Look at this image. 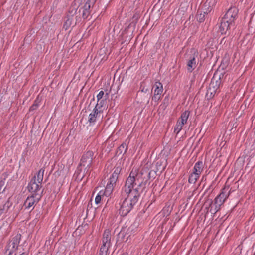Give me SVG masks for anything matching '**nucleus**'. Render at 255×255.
Here are the masks:
<instances>
[{"label":"nucleus","mask_w":255,"mask_h":255,"mask_svg":"<svg viewBox=\"0 0 255 255\" xmlns=\"http://www.w3.org/2000/svg\"><path fill=\"white\" fill-rule=\"evenodd\" d=\"M151 171L143 168L139 172L132 170L120 191L116 205L121 216H127L138 202L151 178Z\"/></svg>","instance_id":"1"},{"label":"nucleus","mask_w":255,"mask_h":255,"mask_svg":"<svg viewBox=\"0 0 255 255\" xmlns=\"http://www.w3.org/2000/svg\"><path fill=\"white\" fill-rule=\"evenodd\" d=\"M238 12V9L235 7H231L228 9L221 20L219 30L221 34H226L228 30L230 29V26L234 22Z\"/></svg>","instance_id":"2"},{"label":"nucleus","mask_w":255,"mask_h":255,"mask_svg":"<svg viewBox=\"0 0 255 255\" xmlns=\"http://www.w3.org/2000/svg\"><path fill=\"white\" fill-rule=\"evenodd\" d=\"M218 67L216 73L214 75L209 84V88L213 89L216 91L219 89L221 84V79L223 77L225 72L224 69L226 68L227 65H218Z\"/></svg>","instance_id":"3"},{"label":"nucleus","mask_w":255,"mask_h":255,"mask_svg":"<svg viewBox=\"0 0 255 255\" xmlns=\"http://www.w3.org/2000/svg\"><path fill=\"white\" fill-rule=\"evenodd\" d=\"M230 194V192L228 191V188H224L222 189L220 194L215 198V208L211 207L210 210V212L215 214L219 211L221 206L224 204L226 200L228 198Z\"/></svg>","instance_id":"4"},{"label":"nucleus","mask_w":255,"mask_h":255,"mask_svg":"<svg viewBox=\"0 0 255 255\" xmlns=\"http://www.w3.org/2000/svg\"><path fill=\"white\" fill-rule=\"evenodd\" d=\"M94 158V153L93 151L89 150L84 152L81 158L79 167H85L84 172L90 173V168Z\"/></svg>","instance_id":"5"},{"label":"nucleus","mask_w":255,"mask_h":255,"mask_svg":"<svg viewBox=\"0 0 255 255\" xmlns=\"http://www.w3.org/2000/svg\"><path fill=\"white\" fill-rule=\"evenodd\" d=\"M21 238V234H17L9 240L5 248V253L7 254V255H12L13 253L18 250Z\"/></svg>","instance_id":"6"},{"label":"nucleus","mask_w":255,"mask_h":255,"mask_svg":"<svg viewBox=\"0 0 255 255\" xmlns=\"http://www.w3.org/2000/svg\"><path fill=\"white\" fill-rule=\"evenodd\" d=\"M41 183L36 181V176H34L28 183L27 189L31 194H38L41 198L43 195V190L41 191Z\"/></svg>","instance_id":"7"},{"label":"nucleus","mask_w":255,"mask_h":255,"mask_svg":"<svg viewBox=\"0 0 255 255\" xmlns=\"http://www.w3.org/2000/svg\"><path fill=\"white\" fill-rule=\"evenodd\" d=\"M40 196L38 194H31L28 196L24 203L25 209L33 210L35 206L39 202L41 199Z\"/></svg>","instance_id":"8"},{"label":"nucleus","mask_w":255,"mask_h":255,"mask_svg":"<svg viewBox=\"0 0 255 255\" xmlns=\"http://www.w3.org/2000/svg\"><path fill=\"white\" fill-rule=\"evenodd\" d=\"M96 0H86L84 6L79 10V13L82 12L83 19H87L91 13L90 9L95 4Z\"/></svg>","instance_id":"9"},{"label":"nucleus","mask_w":255,"mask_h":255,"mask_svg":"<svg viewBox=\"0 0 255 255\" xmlns=\"http://www.w3.org/2000/svg\"><path fill=\"white\" fill-rule=\"evenodd\" d=\"M153 87L155 89L154 90V95L152 99L155 102H158L160 100L161 95L163 91V85L160 82L157 81L155 82Z\"/></svg>","instance_id":"10"},{"label":"nucleus","mask_w":255,"mask_h":255,"mask_svg":"<svg viewBox=\"0 0 255 255\" xmlns=\"http://www.w3.org/2000/svg\"><path fill=\"white\" fill-rule=\"evenodd\" d=\"M121 171V168L120 167H117L115 168L114 172L110 176L107 184L115 187Z\"/></svg>","instance_id":"11"},{"label":"nucleus","mask_w":255,"mask_h":255,"mask_svg":"<svg viewBox=\"0 0 255 255\" xmlns=\"http://www.w3.org/2000/svg\"><path fill=\"white\" fill-rule=\"evenodd\" d=\"M111 234L109 229L104 231L102 238V246L110 247L112 246L111 242Z\"/></svg>","instance_id":"12"},{"label":"nucleus","mask_w":255,"mask_h":255,"mask_svg":"<svg viewBox=\"0 0 255 255\" xmlns=\"http://www.w3.org/2000/svg\"><path fill=\"white\" fill-rule=\"evenodd\" d=\"M80 1L81 0H74L71 6L69 8V15H68L67 16H70L72 18H73V16L74 15L77 14V10L79 8Z\"/></svg>","instance_id":"13"},{"label":"nucleus","mask_w":255,"mask_h":255,"mask_svg":"<svg viewBox=\"0 0 255 255\" xmlns=\"http://www.w3.org/2000/svg\"><path fill=\"white\" fill-rule=\"evenodd\" d=\"M101 110H97L96 108H94L92 113H91L88 117V122L90 125H94L97 120L98 114L101 112Z\"/></svg>","instance_id":"14"},{"label":"nucleus","mask_w":255,"mask_h":255,"mask_svg":"<svg viewBox=\"0 0 255 255\" xmlns=\"http://www.w3.org/2000/svg\"><path fill=\"white\" fill-rule=\"evenodd\" d=\"M204 164L201 161L197 162L194 166L193 173H196L198 175H200L204 168Z\"/></svg>","instance_id":"15"},{"label":"nucleus","mask_w":255,"mask_h":255,"mask_svg":"<svg viewBox=\"0 0 255 255\" xmlns=\"http://www.w3.org/2000/svg\"><path fill=\"white\" fill-rule=\"evenodd\" d=\"M214 4V1L212 0H207L204 4L203 12L208 14L212 10V7Z\"/></svg>","instance_id":"16"},{"label":"nucleus","mask_w":255,"mask_h":255,"mask_svg":"<svg viewBox=\"0 0 255 255\" xmlns=\"http://www.w3.org/2000/svg\"><path fill=\"white\" fill-rule=\"evenodd\" d=\"M191 56L188 58V55H187V58H188L187 64H196L195 57L197 56L196 50L195 49H191L190 51Z\"/></svg>","instance_id":"17"},{"label":"nucleus","mask_w":255,"mask_h":255,"mask_svg":"<svg viewBox=\"0 0 255 255\" xmlns=\"http://www.w3.org/2000/svg\"><path fill=\"white\" fill-rule=\"evenodd\" d=\"M44 171H45L44 168H42L38 171V172L35 175V176H36V181L37 182H38L39 183L41 184V183L43 180V176H44Z\"/></svg>","instance_id":"18"},{"label":"nucleus","mask_w":255,"mask_h":255,"mask_svg":"<svg viewBox=\"0 0 255 255\" xmlns=\"http://www.w3.org/2000/svg\"><path fill=\"white\" fill-rule=\"evenodd\" d=\"M114 187H115L107 184L105 190H101V191L103 192L105 196L108 197L110 196L113 193Z\"/></svg>","instance_id":"19"},{"label":"nucleus","mask_w":255,"mask_h":255,"mask_svg":"<svg viewBox=\"0 0 255 255\" xmlns=\"http://www.w3.org/2000/svg\"><path fill=\"white\" fill-rule=\"evenodd\" d=\"M73 18L70 16H67L66 20L63 24V28L65 30H67L70 27Z\"/></svg>","instance_id":"20"},{"label":"nucleus","mask_w":255,"mask_h":255,"mask_svg":"<svg viewBox=\"0 0 255 255\" xmlns=\"http://www.w3.org/2000/svg\"><path fill=\"white\" fill-rule=\"evenodd\" d=\"M128 147L126 143L122 144L118 148L117 153L119 155L125 154L128 150Z\"/></svg>","instance_id":"21"},{"label":"nucleus","mask_w":255,"mask_h":255,"mask_svg":"<svg viewBox=\"0 0 255 255\" xmlns=\"http://www.w3.org/2000/svg\"><path fill=\"white\" fill-rule=\"evenodd\" d=\"M190 112L188 110H186L181 114V116L179 119H180V121H182V123L183 122L185 124H186Z\"/></svg>","instance_id":"22"},{"label":"nucleus","mask_w":255,"mask_h":255,"mask_svg":"<svg viewBox=\"0 0 255 255\" xmlns=\"http://www.w3.org/2000/svg\"><path fill=\"white\" fill-rule=\"evenodd\" d=\"M109 248L102 245L99 249L98 255H110Z\"/></svg>","instance_id":"23"},{"label":"nucleus","mask_w":255,"mask_h":255,"mask_svg":"<svg viewBox=\"0 0 255 255\" xmlns=\"http://www.w3.org/2000/svg\"><path fill=\"white\" fill-rule=\"evenodd\" d=\"M199 175H197L196 173H192L188 179V182L190 184H194L197 181V179L199 177Z\"/></svg>","instance_id":"24"},{"label":"nucleus","mask_w":255,"mask_h":255,"mask_svg":"<svg viewBox=\"0 0 255 255\" xmlns=\"http://www.w3.org/2000/svg\"><path fill=\"white\" fill-rule=\"evenodd\" d=\"M216 92L217 91L215 90H214L213 89H211L208 87L206 94V98L207 100L212 99L214 97Z\"/></svg>","instance_id":"25"},{"label":"nucleus","mask_w":255,"mask_h":255,"mask_svg":"<svg viewBox=\"0 0 255 255\" xmlns=\"http://www.w3.org/2000/svg\"><path fill=\"white\" fill-rule=\"evenodd\" d=\"M149 87L147 85L146 82H142L141 83L140 90L138 91V93L140 92H143L145 93L149 92Z\"/></svg>","instance_id":"26"},{"label":"nucleus","mask_w":255,"mask_h":255,"mask_svg":"<svg viewBox=\"0 0 255 255\" xmlns=\"http://www.w3.org/2000/svg\"><path fill=\"white\" fill-rule=\"evenodd\" d=\"M105 102H106L105 99H101L99 100H97V103L96 105L94 108H96L97 110H101L100 109L104 106V105L105 104Z\"/></svg>","instance_id":"27"},{"label":"nucleus","mask_w":255,"mask_h":255,"mask_svg":"<svg viewBox=\"0 0 255 255\" xmlns=\"http://www.w3.org/2000/svg\"><path fill=\"white\" fill-rule=\"evenodd\" d=\"M206 15V13L203 11L200 13H199V12L198 11L196 15L197 21L200 23L203 22L205 20V17Z\"/></svg>","instance_id":"28"},{"label":"nucleus","mask_w":255,"mask_h":255,"mask_svg":"<svg viewBox=\"0 0 255 255\" xmlns=\"http://www.w3.org/2000/svg\"><path fill=\"white\" fill-rule=\"evenodd\" d=\"M105 195L103 194V192L101 191L97 194L95 197V202L96 204H98L100 203L102 199H103Z\"/></svg>","instance_id":"29"},{"label":"nucleus","mask_w":255,"mask_h":255,"mask_svg":"<svg viewBox=\"0 0 255 255\" xmlns=\"http://www.w3.org/2000/svg\"><path fill=\"white\" fill-rule=\"evenodd\" d=\"M182 128L179 126V124H177L176 123V124L174 128V132L175 133H176V134H178L180 132V131L182 130Z\"/></svg>","instance_id":"30"},{"label":"nucleus","mask_w":255,"mask_h":255,"mask_svg":"<svg viewBox=\"0 0 255 255\" xmlns=\"http://www.w3.org/2000/svg\"><path fill=\"white\" fill-rule=\"evenodd\" d=\"M195 67V65H187V70L189 72H191Z\"/></svg>","instance_id":"31"},{"label":"nucleus","mask_w":255,"mask_h":255,"mask_svg":"<svg viewBox=\"0 0 255 255\" xmlns=\"http://www.w3.org/2000/svg\"><path fill=\"white\" fill-rule=\"evenodd\" d=\"M104 92L103 91H100L99 93L97 95V100H99L101 99H102L103 97L104 96Z\"/></svg>","instance_id":"32"},{"label":"nucleus","mask_w":255,"mask_h":255,"mask_svg":"<svg viewBox=\"0 0 255 255\" xmlns=\"http://www.w3.org/2000/svg\"><path fill=\"white\" fill-rule=\"evenodd\" d=\"M39 105L37 103H34L30 107V111H32L35 110L37 108Z\"/></svg>","instance_id":"33"},{"label":"nucleus","mask_w":255,"mask_h":255,"mask_svg":"<svg viewBox=\"0 0 255 255\" xmlns=\"http://www.w3.org/2000/svg\"><path fill=\"white\" fill-rule=\"evenodd\" d=\"M177 123L179 124V126H181V127L183 128V126L185 124L184 123H182V121H180V119H178L177 121Z\"/></svg>","instance_id":"34"},{"label":"nucleus","mask_w":255,"mask_h":255,"mask_svg":"<svg viewBox=\"0 0 255 255\" xmlns=\"http://www.w3.org/2000/svg\"><path fill=\"white\" fill-rule=\"evenodd\" d=\"M121 255H128V254L127 253H124Z\"/></svg>","instance_id":"35"},{"label":"nucleus","mask_w":255,"mask_h":255,"mask_svg":"<svg viewBox=\"0 0 255 255\" xmlns=\"http://www.w3.org/2000/svg\"><path fill=\"white\" fill-rule=\"evenodd\" d=\"M14 255H16V254H15ZM19 255H25V254L24 253H22L19 254Z\"/></svg>","instance_id":"36"}]
</instances>
